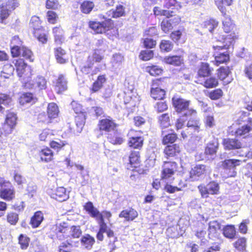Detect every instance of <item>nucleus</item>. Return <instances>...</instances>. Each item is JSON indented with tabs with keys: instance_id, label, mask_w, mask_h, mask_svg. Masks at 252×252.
I'll use <instances>...</instances> for the list:
<instances>
[{
	"instance_id": "obj_1",
	"label": "nucleus",
	"mask_w": 252,
	"mask_h": 252,
	"mask_svg": "<svg viewBox=\"0 0 252 252\" xmlns=\"http://www.w3.org/2000/svg\"><path fill=\"white\" fill-rule=\"evenodd\" d=\"M99 133L96 135L97 138L106 142L110 141L116 138L115 142H120L117 139V124L113 120L109 119H103L98 124Z\"/></svg>"
},
{
	"instance_id": "obj_2",
	"label": "nucleus",
	"mask_w": 252,
	"mask_h": 252,
	"mask_svg": "<svg viewBox=\"0 0 252 252\" xmlns=\"http://www.w3.org/2000/svg\"><path fill=\"white\" fill-rule=\"evenodd\" d=\"M15 190L12 184L0 178V197L6 201H11L15 198Z\"/></svg>"
},
{
	"instance_id": "obj_3",
	"label": "nucleus",
	"mask_w": 252,
	"mask_h": 252,
	"mask_svg": "<svg viewBox=\"0 0 252 252\" xmlns=\"http://www.w3.org/2000/svg\"><path fill=\"white\" fill-rule=\"evenodd\" d=\"M89 26L97 33H105L109 34L111 32V30L113 29L114 24L111 18H108L102 22H90Z\"/></svg>"
},
{
	"instance_id": "obj_4",
	"label": "nucleus",
	"mask_w": 252,
	"mask_h": 252,
	"mask_svg": "<svg viewBox=\"0 0 252 252\" xmlns=\"http://www.w3.org/2000/svg\"><path fill=\"white\" fill-rule=\"evenodd\" d=\"M102 59L103 56L100 54V51L98 50H94L92 55L88 56L86 63L81 67V71L86 74L90 73L94 62L99 63Z\"/></svg>"
},
{
	"instance_id": "obj_5",
	"label": "nucleus",
	"mask_w": 252,
	"mask_h": 252,
	"mask_svg": "<svg viewBox=\"0 0 252 252\" xmlns=\"http://www.w3.org/2000/svg\"><path fill=\"white\" fill-rule=\"evenodd\" d=\"M84 208L87 212L89 213L90 216L94 218L95 220H99V218H101L104 220V219H106L109 221L110 218L112 216V214L110 212L107 211H103L100 212L96 208H95L91 202H88L86 203L84 206Z\"/></svg>"
},
{
	"instance_id": "obj_6",
	"label": "nucleus",
	"mask_w": 252,
	"mask_h": 252,
	"mask_svg": "<svg viewBox=\"0 0 252 252\" xmlns=\"http://www.w3.org/2000/svg\"><path fill=\"white\" fill-rule=\"evenodd\" d=\"M249 114V113L248 112H243L240 117L239 121L243 122L244 124L236 130L237 136L244 135L252 130V119L248 117Z\"/></svg>"
},
{
	"instance_id": "obj_7",
	"label": "nucleus",
	"mask_w": 252,
	"mask_h": 252,
	"mask_svg": "<svg viewBox=\"0 0 252 252\" xmlns=\"http://www.w3.org/2000/svg\"><path fill=\"white\" fill-rule=\"evenodd\" d=\"M198 189L203 198H207L209 194H217L219 192L220 186L215 182H211L206 186L203 184L198 186Z\"/></svg>"
},
{
	"instance_id": "obj_8",
	"label": "nucleus",
	"mask_w": 252,
	"mask_h": 252,
	"mask_svg": "<svg viewBox=\"0 0 252 252\" xmlns=\"http://www.w3.org/2000/svg\"><path fill=\"white\" fill-rule=\"evenodd\" d=\"M172 104L176 112L179 113H187L188 111L190 110L189 108L190 101L186 99L174 96L172 99Z\"/></svg>"
},
{
	"instance_id": "obj_9",
	"label": "nucleus",
	"mask_w": 252,
	"mask_h": 252,
	"mask_svg": "<svg viewBox=\"0 0 252 252\" xmlns=\"http://www.w3.org/2000/svg\"><path fill=\"white\" fill-rule=\"evenodd\" d=\"M234 41L233 36L231 34L228 35L225 37L222 36L221 40H218L215 45H213V48L218 51L227 50L232 44Z\"/></svg>"
},
{
	"instance_id": "obj_10",
	"label": "nucleus",
	"mask_w": 252,
	"mask_h": 252,
	"mask_svg": "<svg viewBox=\"0 0 252 252\" xmlns=\"http://www.w3.org/2000/svg\"><path fill=\"white\" fill-rule=\"evenodd\" d=\"M185 116L189 119L187 123V126L191 127L196 131H198L199 128V120L196 116V111L191 109L190 110L187 112V113H185Z\"/></svg>"
},
{
	"instance_id": "obj_11",
	"label": "nucleus",
	"mask_w": 252,
	"mask_h": 252,
	"mask_svg": "<svg viewBox=\"0 0 252 252\" xmlns=\"http://www.w3.org/2000/svg\"><path fill=\"white\" fill-rule=\"evenodd\" d=\"M207 171L206 166L203 164L196 165L190 171V178L192 181L198 180L205 176Z\"/></svg>"
},
{
	"instance_id": "obj_12",
	"label": "nucleus",
	"mask_w": 252,
	"mask_h": 252,
	"mask_svg": "<svg viewBox=\"0 0 252 252\" xmlns=\"http://www.w3.org/2000/svg\"><path fill=\"white\" fill-rule=\"evenodd\" d=\"M177 169V164L175 162L165 161L162 172V178L167 179L174 175Z\"/></svg>"
},
{
	"instance_id": "obj_13",
	"label": "nucleus",
	"mask_w": 252,
	"mask_h": 252,
	"mask_svg": "<svg viewBox=\"0 0 252 252\" xmlns=\"http://www.w3.org/2000/svg\"><path fill=\"white\" fill-rule=\"evenodd\" d=\"M86 120V116L84 113L79 114L77 116L75 117V126L76 129L74 127H72L70 123H68V127L71 131L74 132L76 131L77 132H81L82 128L84 126Z\"/></svg>"
},
{
	"instance_id": "obj_14",
	"label": "nucleus",
	"mask_w": 252,
	"mask_h": 252,
	"mask_svg": "<svg viewBox=\"0 0 252 252\" xmlns=\"http://www.w3.org/2000/svg\"><path fill=\"white\" fill-rule=\"evenodd\" d=\"M241 162V160L239 159H225L222 162L221 166L224 169L233 170V172L230 175V176H234L236 173L234 169L237 166L240 165Z\"/></svg>"
},
{
	"instance_id": "obj_15",
	"label": "nucleus",
	"mask_w": 252,
	"mask_h": 252,
	"mask_svg": "<svg viewBox=\"0 0 252 252\" xmlns=\"http://www.w3.org/2000/svg\"><path fill=\"white\" fill-rule=\"evenodd\" d=\"M179 18L177 16L172 19L163 20L161 23V28L165 33L172 30L173 27V24L178 23Z\"/></svg>"
},
{
	"instance_id": "obj_16",
	"label": "nucleus",
	"mask_w": 252,
	"mask_h": 252,
	"mask_svg": "<svg viewBox=\"0 0 252 252\" xmlns=\"http://www.w3.org/2000/svg\"><path fill=\"white\" fill-rule=\"evenodd\" d=\"M138 216L136 211L130 208L122 211L119 214L120 218H124L126 221H131L135 219Z\"/></svg>"
},
{
	"instance_id": "obj_17",
	"label": "nucleus",
	"mask_w": 252,
	"mask_h": 252,
	"mask_svg": "<svg viewBox=\"0 0 252 252\" xmlns=\"http://www.w3.org/2000/svg\"><path fill=\"white\" fill-rule=\"evenodd\" d=\"M166 144V143H163ZM170 144L166 146L164 149V153L168 156L173 157L178 153L180 151V147L178 144H174V143H169Z\"/></svg>"
},
{
	"instance_id": "obj_18",
	"label": "nucleus",
	"mask_w": 252,
	"mask_h": 252,
	"mask_svg": "<svg viewBox=\"0 0 252 252\" xmlns=\"http://www.w3.org/2000/svg\"><path fill=\"white\" fill-rule=\"evenodd\" d=\"M44 220L43 214L41 211H37L31 218L30 223L33 228L39 226Z\"/></svg>"
},
{
	"instance_id": "obj_19",
	"label": "nucleus",
	"mask_w": 252,
	"mask_h": 252,
	"mask_svg": "<svg viewBox=\"0 0 252 252\" xmlns=\"http://www.w3.org/2000/svg\"><path fill=\"white\" fill-rule=\"evenodd\" d=\"M164 62L168 64L175 66H180L184 63V59L181 56H172L164 58Z\"/></svg>"
},
{
	"instance_id": "obj_20",
	"label": "nucleus",
	"mask_w": 252,
	"mask_h": 252,
	"mask_svg": "<svg viewBox=\"0 0 252 252\" xmlns=\"http://www.w3.org/2000/svg\"><path fill=\"white\" fill-rule=\"evenodd\" d=\"M54 53L56 60L58 63L64 64L67 62V59L65 58L66 52L61 47L55 48Z\"/></svg>"
},
{
	"instance_id": "obj_21",
	"label": "nucleus",
	"mask_w": 252,
	"mask_h": 252,
	"mask_svg": "<svg viewBox=\"0 0 252 252\" xmlns=\"http://www.w3.org/2000/svg\"><path fill=\"white\" fill-rule=\"evenodd\" d=\"M125 7L122 5H119L116 7L115 10L112 9L108 11L107 12V14L109 17H111V18H119L121 16H125Z\"/></svg>"
},
{
	"instance_id": "obj_22",
	"label": "nucleus",
	"mask_w": 252,
	"mask_h": 252,
	"mask_svg": "<svg viewBox=\"0 0 252 252\" xmlns=\"http://www.w3.org/2000/svg\"><path fill=\"white\" fill-rule=\"evenodd\" d=\"M218 22L214 20L210 19L205 21L202 24V28L204 29V32H209L211 33H213L214 30L218 27Z\"/></svg>"
},
{
	"instance_id": "obj_23",
	"label": "nucleus",
	"mask_w": 252,
	"mask_h": 252,
	"mask_svg": "<svg viewBox=\"0 0 252 252\" xmlns=\"http://www.w3.org/2000/svg\"><path fill=\"white\" fill-rule=\"evenodd\" d=\"M95 242L94 238L89 234H85L81 239V244L85 248L90 250Z\"/></svg>"
},
{
	"instance_id": "obj_24",
	"label": "nucleus",
	"mask_w": 252,
	"mask_h": 252,
	"mask_svg": "<svg viewBox=\"0 0 252 252\" xmlns=\"http://www.w3.org/2000/svg\"><path fill=\"white\" fill-rule=\"evenodd\" d=\"M139 153L138 151L132 152L129 156V164L130 167H127V169L130 167L136 168L139 164Z\"/></svg>"
},
{
	"instance_id": "obj_25",
	"label": "nucleus",
	"mask_w": 252,
	"mask_h": 252,
	"mask_svg": "<svg viewBox=\"0 0 252 252\" xmlns=\"http://www.w3.org/2000/svg\"><path fill=\"white\" fill-rule=\"evenodd\" d=\"M35 98L32 94L26 93L23 94L19 98V101L21 105H24L29 103H34L36 101Z\"/></svg>"
},
{
	"instance_id": "obj_26",
	"label": "nucleus",
	"mask_w": 252,
	"mask_h": 252,
	"mask_svg": "<svg viewBox=\"0 0 252 252\" xmlns=\"http://www.w3.org/2000/svg\"><path fill=\"white\" fill-rule=\"evenodd\" d=\"M53 33L55 42L58 45L61 44L64 41L63 31L60 28L55 27L53 29Z\"/></svg>"
},
{
	"instance_id": "obj_27",
	"label": "nucleus",
	"mask_w": 252,
	"mask_h": 252,
	"mask_svg": "<svg viewBox=\"0 0 252 252\" xmlns=\"http://www.w3.org/2000/svg\"><path fill=\"white\" fill-rule=\"evenodd\" d=\"M59 110L57 105L55 103H50L47 107V115L53 120L58 116Z\"/></svg>"
},
{
	"instance_id": "obj_28",
	"label": "nucleus",
	"mask_w": 252,
	"mask_h": 252,
	"mask_svg": "<svg viewBox=\"0 0 252 252\" xmlns=\"http://www.w3.org/2000/svg\"><path fill=\"white\" fill-rule=\"evenodd\" d=\"M211 70L209 67V65L207 63H202L198 71V75L199 79L202 77H206L209 76L211 74Z\"/></svg>"
},
{
	"instance_id": "obj_29",
	"label": "nucleus",
	"mask_w": 252,
	"mask_h": 252,
	"mask_svg": "<svg viewBox=\"0 0 252 252\" xmlns=\"http://www.w3.org/2000/svg\"><path fill=\"white\" fill-rule=\"evenodd\" d=\"M14 71V67L11 64L7 63L4 65L2 70L0 72V76L6 79L9 78Z\"/></svg>"
},
{
	"instance_id": "obj_30",
	"label": "nucleus",
	"mask_w": 252,
	"mask_h": 252,
	"mask_svg": "<svg viewBox=\"0 0 252 252\" xmlns=\"http://www.w3.org/2000/svg\"><path fill=\"white\" fill-rule=\"evenodd\" d=\"M196 82L203 85L207 88L215 87L218 84L217 79L215 77H210L206 79H204L203 80L198 79V80Z\"/></svg>"
},
{
	"instance_id": "obj_31",
	"label": "nucleus",
	"mask_w": 252,
	"mask_h": 252,
	"mask_svg": "<svg viewBox=\"0 0 252 252\" xmlns=\"http://www.w3.org/2000/svg\"><path fill=\"white\" fill-rule=\"evenodd\" d=\"M215 55V59L216 64L219 65L221 63L228 62L229 60V54L227 52H220Z\"/></svg>"
},
{
	"instance_id": "obj_32",
	"label": "nucleus",
	"mask_w": 252,
	"mask_h": 252,
	"mask_svg": "<svg viewBox=\"0 0 252 252\" xmlns=\"http://www.w3.org/2000/svg\"><path fill=\"white\" fill-rule=\"evenodd\" d=\"M53 198L59 201H63L67 199L68 196L66 193L65 189L63 187L57 188L55 194H53Z\"/></svg>"
},
{
	"instance_id": "obj_33",
	"label": "nucleus",
	"mask_w": 252,
	"mask_h": 252,
	"mask_svg": "<svg viewBox=\"0 0 252 252\" xmlns=\"http://www.w3.org/2000/svg\"><path fill=\"white\" fill-rule=\"evenodd\" d=\"M56 89L58 93L67 89V81L63 75H60L59 76L56 82Z\"/></svg>"
},
{
	"instance_id": "obj_34",
	"label": "nucleus",
	"mask_w": 252,
	"mask_h": 252,
	"mask_svg": "<svg viewBox=\"0 0 252 252\" xmlns=\"http://www.w3.org/2000/svg\"><path fill=\"white\" fill-rule=\"evenodd\" d=\"M220 224L217 221H212L209 223L208 235L210 236H217V231L220 229Z\"/></svg>"
},
{
	"instance_id": "obj_35",
	"label": "nucleus",
	"mask_w": 252,
	"mask_h": 252,
	"mask_svg": "<svg viewBox=\"0 0 252 252\" xmlns=\"http://www.w3.org/2000/svg\"><path fill=\"white\" fill-rule=\"evenodd\" d=\"M47 81L44 77L42 76H37L34 79L33 87L37 88L39 90H43L46 88Z\"/></svg>"
},
{
	"instance_id": "obj_36",
	"label": "nucleus",
	"mask_w": 252,
	"mask_h": 252,
	"mask_svg": "<svg viewBox=\"0 0 252 252\" xmlns=\"http://www.w3.org/2000/svg\"><path fill=\"white\" fill-rule=\"evenodd\" d=\"M165 92L159 88H152L151 90V96L155 99L161 100L164 97Z\"/></svg>"
},
{
	"instance_id": "obj_37",
	"label": "nucleus",
	"mask_w": 252,
	"mask_h": 252,
	"mask_svg": "<svg viewBox=\"0 0 252 252\" xmlns=\"http://www.w3.org/2000/svg\"><path fill=\"white\" fill-rule=\"evenodd\" d=\"M153 11L155 15H163L168 18L175 16L176 13L174 11L161 9L158 7H155Z\"/></svg>"
},
{
	"instance_id": "obj_38",
	"label": "nucleus",
	"mask_w": 252,
	"mask_h": 252,
	"mask_svg": "<svg viewBox=\"0 0 252 252\" xmlns=\"http://www.w3.org/2000/svg\"><path fill=\"white\" fill-rule=\"evenodd\" d=\"M106 79L104 75H99L93 85L92 91L94 93L98 91L102 87V84L105 82Z\"/></svg>"
},
{
	"instance_id": "obj_39",
	"label": "nucleus",
	"mask_w": 252,
	"mask_h": 252,
	"mask_svg": "<svg viewBox=\"0 0 252 252\" xmlns=\"http://www.w3.org/2000/svg\"><path fill=\"white\" fill-rule=\"evenodd\" d=\"M219 143H209L205 149V153L206 155H210L211 158H214L215 156Z\"/></svg>"
},
{
	"instance_id": "obj_40",
	"label": "nucleus",
	"mask_w": 252,
	"mask_h": 252,
	"mask_svg": "<svg viewBox=\"0 0 252 252\" xmlns=\"http://www.w3.org/2000/svg\"><path fill=\"white\" fill-rule=\"evenodd\" d=\"M158 120L161 126L167 127L173 124L172 120H170V115L168 113H165L159 116Z\"/></svg>"
},
{
	"instance_id": "obj_41",
	"label": "nucleus",
	"mask_w": 252,
	"mask_h": 252,
	"mask_svg": "<svg viewBox=\"0 0 252 252\" xmlns=\"http://www.w3.org/2000/svg\"><path fill=\"white\" fill-rule=\"evenodd\" d=\"M223 235L229 239H233L236 234L235 227L233 225H226L223 228Z\"/></svg>"
},
{
	"instance_id": "obj_42",
	"label": "nucleus",
	"mask_w": 252,
	"mask_h": 252,
	"mask_svg": "<svg viewBox=\"0 0 252 252\" xmlns=\"http://www.w3.org/2000/svg\"><path fill=\"white\" fill-rule=\"evenodd\" d=\"M17 118L16 114L14 112H10L7 114L5 122L7 126H9L11 129L15 126Z\"/></svg>"
},
{
	"instance_id": "obj_43",
	"label": "nucleus",
	"mask_w": 252,
	"mask_h": 252,
	"mask_svg": "<svg viewBox=\"0 0 252 252\" xmlns=\"http://www.w3.org/2000/svg\"><path fill=\"white\" fill-rule=\"evenodd\" d=\"M70 226H69L65 222L61 223L57 226V232H60L64 234V237H67L70 235Z\"/></svg>"
},
{
	"instance_id": "obj_44",
	"label": "nucleus",
	"mask_w": 252,
	"mask_h": 252,
	"mask_svg": "<svg viewBox=\"0 0 252 252\" xmlns=\"http://www.w3.org/2000/svg\"><path fill=\"white\" fill-rule=\"evenodd\" d=\"M93 2L91 1H84L81 5V11L86 14L89 13L94 7Z\"/></svg>"
},
{
	"instance_id": "obj_45",
	"label": "nucleus",
	"mask_w": 252,
	"mask_h": 252,
	"mask_svg": "<svg viewBox=\"0 0 252 252\" xmlns=\"http://www.w3.org/2000/svg\"><path fill=\"white\" fill-rule=\"evenodd\" d=\"M30 26L33 28L35 32L40 31L41 26L39 17L36 16H32L31 19Z\"/></svg>"
},
{
	"instance_id": "obj_46",
	"label": "nucleus",
	"mask_w": 252,
	"mask_h": 252,
	"mask_svg": "<svg viewBox=\"0 0 252 252\" xmlns=\"http://www.w3.org/2000/svg\"><path fill=\"white\" fill-rule=\"evenodd\" d=\"M223 29L225 32H229L233 28L230 18L229 16L224 17L222 20Z\"/></svg>"
},
{
	"instance_id": "obj_47",
	"label": "nucleus",
	"mask_w": 252,
	"mask_h": 252,
	"mask_svg": "<svg viewBox=\"0 0 252 252\" xmlns=\"http://www.w3.org/2000/svg\"><path fill=\"white\" fill-rule=\"evenodd\" d=\"M159 46L161 51L169 52L172 49L173 44L169 40H162Z\"/></svg>"
},
{
	"instance_id": "obj_48",
	"label": "nucleus",
	"mask_w": 252,
	"mask_h": 252,
	"mask_svg": "<svg viewBox=\"0 0 252 252\" xmlns=\"http://www.w3.org/2000/svg\"><path fill=\"white\" fill-rule=\"evenodd\" d=\"M154 53L152 50H145L141 51L139 55V58L143 61H147L153 57Z\"/></svg>"
},
{
	"instance_id": "obj_49",
	"label": "nucleus",
	"mask_w": 252,
	"mask_h": 252,
	"mask_svg": "<svg viewBox=\"0 0 252 252\" xmlns=\"http://www.w3.org/2000/svg\"><path fill=\"white\" fill-rule=\"evenodd\" d=\"M123 60V57L119 54H115L113 56L111 60L112 66L114 68H118Z\"/></svg>"
},
{
	"instance_id": "obj_50",
	"label": "nucleus",
	"mask_w": 252,
	"mask_h": 252,
	"mask_svg": "<svg viewBox=\"0 0 252 252\" xmlns=\"http://www.w3.org/2000/svg\"><path fill=\"white\" fill-rule=\"evenodd\" d=\"M162 136H163L162 142H175L177 139V135L174 133H166L165 131L162 132Z\"/></svg>"
},
{
	"instance_id": "obj_51",
	"label": "nucleus",
	"mask_w": 252,
	"mask_h": 252,
	"mask_svg": "<svg viewBox=\"0 0 252 252\" xmlns=\"http://www.w3.org/2000/svg\"><path fill=\"white\" fill-rule=\"evenodd\" d=\"M21 56L23 57L26 59L29 60L30 62L33 61L32 53L31 50L26 48V47H21Z\"/></svg>"
},
{
	"instance_id": "obj_52",
	"label": "nucleus",
	"mask_w": 252,
	"mask_h": 252,
	"mask_svg": "<svg viewBox=\"0 0 252 252\" xmlns=\"http://www.w3.org/2000/svg\"><path fill=\"white\" fill-rule=\"evenodd\" d=\"M230 73L229 68L228 66H221L218 69V77L220 79H224Z\"/></svg>"
},
{
	"instance_id": "obj_53",
	"label": "nucleus",
	"mask_w": 252,
	"mask_h": 252,
	"mask_svg": "<svg viewBox=\"0 0 252 252\" xmlns=\"http://www.w3.org/2000/svg\"><path fill=\"white\" fill-rule=\"evenodd\" d=\"M234 246L237 251L245 250L246 248V239L245 238H241L236 241Z\"/></svg>"
},
{
	"instance_id": "obj_54",
	"label": "nucleus",
	"mask_w": 252,
	"mask_h": 252,
	"mask_svg": "<svg viewBox=\"0 0 252 252\" xmlns=\"http://www.w3.org/2000/svg\"><path fill=\"white\" fill-rule=\"evenodd\" d=\"M37 121L38 123L47 125L53 122V120L51 119L48 115L47 116L45 113L39 114L38 116Z\"/></svg>"
},
{
	"instance_id": "obj_55",
	"label": "nucleus",
	"mask_w": 252,
	"mask_h": 252,
	"mask_svg": "<svg viewBox=\"0 0 252 252\" xmlns=\"http://www.w3.org/2000/svg\"><path fill=\"white\" fill-rule=\"evenodd\" d=\"M70 235L73 238H79L82 234L79 226H71L70 229Z\"/></svg>"
},
{
	"instance_id": "obj_56",
	"label": "nucleus",
	"mask_w": 252,
	"mask_h": 252,
	"mask_svg": "<svg viewBox=\"0 0 252 252\" xmlns=\"http://www.w3.org/2000/svg\"><path fill=\"white\" fill-rule=\"evenodd\" d=\"M30 239L23 234H21L19 237V243L22 249H26L29 246Z\"/></svg>"
},
{
	"instance_id": "obj_57",
	"label": "nucleus",
	"mask_w": 252,
	"mask_h": 252,
	"mask_svg": "<svg viewBox=\"0 0 252 252\" xmlns=\"http://www.w3.org/2000/svg\"><path fill=\"white\" fill-rule=\"evenodd\" d=\"M0 103L6 106H10L12 103V99L7 94H0Z\"/></svg>"
},
{
	"instance_id": "obj_58",
	"label": "nucleus",
	"mask_w": 252,
	"mask_h": 252,
	"mask_svg": "<svg viewBox=\"0 0 252 252\" xmlns=\"http://www.w3.org/2000/svg\"><path fill=\"white\" fill-rule=\"evenodd\" d=\"M7 220L11 224L15 225L19 220L18 215L15 213H8L7 216Z\"/></svg>"
},
{
	"instance_id": "obj_59",
	"label": "nucleus",
	"mask_w": 252,
	"mask_h": 252,
	"mask_svg": "<svg viewBox=\"0 0 252 252\" xmlns=\"http://www.w3.org/2000/svg\"><path fill=\"white\" fill-rule=\"evenodd\" d=\"M19 5V3L17 0H9L6 2V5L4 6L9 11H11L18 7Z\"/></svg>"
},
{
	"instance_id": "obj_60",
	"label": "nucleus",
	"mask_w": 252,
	"mask_h": 252,
	"mask_svg": "<svg viewBox=\"0 0 252 252\" xmlns=\"http://www.w3.org/2000/svg\"><path fill=\"white\" fill-rule=\"evenodd\" d=\"M224 148L229 150L239 149L241 148V143H223Z\"/></svg>"
},
{
	"instance_id": "obj_61",
	"label": "nucleus",
	"mask_w": 252,
	"mask_h": 252,
	"mask_svg": "<svg viewBox=\"0 0 252 252\" xmlns=\"http://www.w3.org/2000/svg\"><path fill=\"white\" fill-rule=\"evenodd\" d=\"M155 108L158 113L162 112L167 109V105L165 102L159 101L156 103Z\"/></svg>"
},
{
	"instance_id": "obj_62",
	"label": "nucleus",
	"mask_w": 252,
	"mask_h": 252,
	"mask_svg": "<svg viewBox=\"0 0 252 252\" xmlns=\"http://www.w3.org/2000/svg\"><path fill=\"white\" fill-rule=\"evenodd\" d=\"M188 120V118L185 116V113L180 116L179 118L177 120L175 123V126L177 129H181L184 125L185 122Z\"/></svg>"
},
{
	"instance_id": "obj_63",
	"label": "nucleus",
	"mask_w": 252,
	"mask_h": 252,
	"mask_svg": "<svg viewBox=\"0 0 252 252\" xmlns=\"http://www.w3.org/2000/svg\"><path fill=\"white\" fill-rule=\"evenodd\" d=\"M177 2L176 0H165L164 7L167 8L168 10H172L177 6Z\"/></svg>"
},
{
	"instance_id": "obj_64",
	"label": "nucleus",
	"mask_w": 252,
	"mask_h": 252,
	"mask_svg": "<svg viewBox=\"0 0 252 252\" xmlns=\"http://www.w3.org/2000/svg\"><path fill=\"white\" fill-rule=\"evenodd\" d=\"M72 245L69 243H63L59 247V252H70Z\"/></svg>"
}]
</instances>
